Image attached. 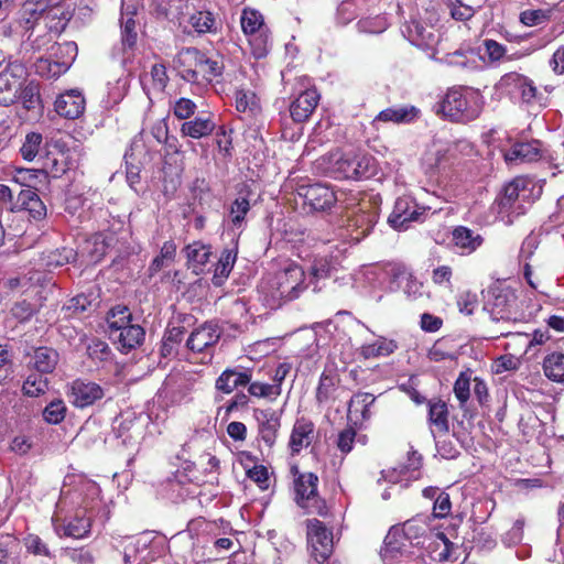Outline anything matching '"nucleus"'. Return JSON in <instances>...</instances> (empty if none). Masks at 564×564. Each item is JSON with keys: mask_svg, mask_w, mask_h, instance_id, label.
<instances>
[{"mask_svg": "<svg viewBox=\"0 0 564 564\" xmlns=\"http://www.w3.org/2000/svg\"><path fill=\"white\" fill-rule=\"evenodd\" d=\"M250 210L249 200L245 197H238L230 207L229 219L235 229L240 230L245 223V217Z\"/></svg>", "mask_w": 564, "mask_h": 564, "instance_id": "obj_49", "label": "nucleus"}, {"mask_svg": "<svg viewBox=\"0 0 564 564\" xmlns=\"http://www.w3.org/2000/svg\"><path fill=\"white\" fill-rule=\"evenodd\" d=\"M24 546L26 551L35 556L53 557L48 545L35 534H29L24 539Z\"/></svg>", "mask_w": 564, "mask_h": 564, "instance_id": "obj_51", "label": "nucleus"}, {"mask_svg": "<svg viewBox=\"0 0 564 564\" xmlns=\"http://www.w3.org/2000/svg\"><path fill=\"white\" fill-rule=\"evenodd\" d=\"M145 332L138 324H130L119 332H110V338L118 345V349L128 352L142 344Z\"/></svg>", "mask_w": 564, "mask_h": 564, "instance_id": "obj_19", "label": "nucleus"}, {"mask_svg": "<svg viewBox=\"0 0 564 564\" xmlns=\"http://www.w3.org/2000/svg\"><path fill=\"white\" fill-rule=\"evenodd\" d=\"M251 378L252 376L250 370L239 371L237 368H228L217 378L215 387L218 391L229 394L236 388L249 384Z\"/></svg>", "mask_w": 564, "mask_h": 564, "instance_id": "obj_23", "label": "nucleus"}, {"mask_svg": "<svg viewBox=\"0 0 564 564\" xmlns=\"http://www.w3.org/2000/svg\"><path fill=\"white\" fill-rule=\"evenodd\" d=\"M420 116V109L411 106H398L383 109L376 117V121L393 122V123H410L417 119Z\"/></svg>", "mask_w": 564, "mask_h": 564, "instance_id": "obj_24", "label": "nucleus"}, {"mask_svg": "<svg viewBox=\"0 0 564 564\" xmlns=\"http://www.w3.org/2000/svg\"><path fill=\"white\" fill-rule=\"evenodd\" d=\"M59 360L58 352L51 347H31L23 356L24 367L41 375L52 373Z\"/></svg>", "mask_w": 564, "mask_h": 564, "instance_id": "obj_13", "label": "nucleus"}, {"mask_svg": "<svg viewBox=\"0 0 564 564\" xmlns=\"http://www.w3.org/2000/svg\"><path fill=\"white\" fill-rule=\"evenodd\" d=\"M356 438V431L352 427H346L339 432L337 437V447L343 454L351 452Z\"/></svg>", "mask_w": 564, "mask_h": 564, "instance_id": "obj_61", "label": "nucleus"}, {"mask_svg": "<svg viewBox=\"0 0 564 564\" xmlns=\"http://www.w3.org/2000/svg\"><path fill=\"white\" fill-rule=\"evenodd\" d=\"M43 137L37 132H30L25 135L24 142L20 149L22 158L26 161H33L42 149Z\"/></svg>", "mask_w": 564, "mask_h": 564, "instance_id": "obj_47", "label": "nucleus"}, {"mask_svg": "<svg viewBox=\"0 0 564 564\" xmlns=\"http://www.w3.org/2000/svg\"><path fill=\"white\" fill-rule=\"evenodd\" d=\"M487 310L492 322L502 324V327L497 329L498 336L510 335L512 333L510 326L518 321L516 294L508 290L498 292L487 304Z\"/></svg>", "mask_w": 564, "mask_h": 564, "instance_id": "obj_6", "label": "nucleus"}, {"mask_svg": "<svg viewBox=\"0 0 564 564\" xmlns=\"http://www.w3.org/2000/svg\"><path fill=\"white\" fill-rule=\"evenodd\" d=\"M237 252L230 249H225L216 264L213 282L215 285H220L224 279H227L236 262Z\"/></svg>", "mask_w": 564, "mask_h": 564, "instance_id": "obj_37", "label": "nucleus"}, {"mask_svg": "<svg viewBox=\"0 0 564 564\" xmlns=\"http://www.w3.org/2000/svg\"><path fill=\"white\" fill-rule=\"evenodd\" d=\"M295 502L299 507L306 510V513L326 517L328 507L326 501L318 495V476L314 473H300L297 467H293Z\"/></svg>", "mask_w": 564, "mask_h": 564, "instance_id": "obj_3", "label": "nucleus"}, {"mask_svg": "<svg viewBox=\"0 0 564 564\" xmlns=\"http://www.w3.org/2000/svg\"><path fill=\"white\" fill-rule=\"evenodd\" d=\"M48 389V379L45 375L30 373L26 376L22 384V393L30 398H36L46 392Z\"/></svg>", "mask_w": 564, "mask_h": 564, "instance_id": "obj_38", "label": "nucleus"}, {"mask_svg": "<svg viewBox=\"0 0 564 564\" xmlns=\"http://www.w3.org/2000/svg\"><path fill=\"white\" fill-rule=\"evenodd\" d=\"M177 62L181 65L195 66L198 68V74L208 82L220 76L224 68L221 62L207 57L206 54L195 47L183 48L177 55Z\"/></svg>", "mask_w": 564, "mask_h": 564, "instance_id": "obj_12", "label": "nucleus"}, {"mask_svg": "<svg viewBox=\"0 0 564 564\" xmlns=\"http://www.w3.org/2000/svg\"><path fill=\"white\" fill-rule=\"evenodd\" d=\"M550 18V11L525 10L520 14V21L527 26L539 25Z\"/></svg>", "mask_w": 564, "mask_h": 564, "instance_id": "obj_58", "label": "nucleus"}, {"mask_svg": "<svg viewBox=\"0 0 564 564\" xmlns=\"http://www.w3.org/2000/svg\"><path fill=\"white\" fill-rule=\"evenodd\" d=\"M429 422L440 433L448 432V409L447 404L441 399H431L427 402Z\"/></svg>", "mask_w": 564, "mask_h": 564, "instance_id": "obj_30", "label": "nucleus"}, {"mask_svg": "<svg viewBox=\"0 0 564 564\" xmlns=\"http://www.w3.org/2000/svg\"><path fill=\"white\" fill-rule=\"evenodd\" d=\"M319 94L316 88H307L300 93V95L290 105V113L295 122L306 121L319 102Z\"/></svg>", "mask_w": 564, "mask_h": 564, "instance_id": "obj_16", "label": "nucleus"}, {"mask_svg": "<svg viewBox=\"0 0 564 564\" xmlns=\"http://www.w3.org/2000/svg\"><path fill=\"white\" fill-rule=\"evenodd\" d=\"M196 104L189 98H180L174 102L173 113L177 119H189L196 111Z\"/></svg>", "mask_w": 564, "mask_h": 564, "instance_id": "obj_56", "label": "nucleus"}, {"mask_svg": "<svg viewBox=\"0 0 564 564\" xmlns=\"http://www.w3.org/2000/svg\"><path fill=\"white\" fill-rule=\"evenodd\" d=\"M446 340H437L429 350L427 357L430 360L438 362L445 359H454V355L447 350Z\"/></svg>", "mask_w": 564, "mask_h": 564, "instance_id": "obj_62", "label": "nucleus"}, {"mask_svg": "<svg viewBox=\"0 0 564 564\" xmlns=\"http://www.w3.org/2000/svg\"><path fill=\"white\" fill-rule=\"evenodd\" d=\"M484 0H473L470 3L465 0H455L451 8V15L457 21H467L474 17L476 11L481 8Z\"/></svg>", "mask_w": 564, "mask_h": 564, "instance_id": "obj_43", "label": "nucleus"}, {"mask_svg": "<svg viewBox=\"0 0 564 564\" xmlns=\"http://www.w3.org/2000/svg\"><path fill=\"white\" fill-rule=\"evenodd\" d=\"M540 142L536 140L530 142H518L514 143L508 151L505 152L503 156L508 163H525L532 162L540 158Z\"/></svg>", "mask_w": 564, "mask_h": 564, "instance_id": "obj_21", "label": "nucleus"}, {"mask_svg": "<svg viewBox=\"0 0 564 564\" xmlns=\"http://www.w3.org/2000/svg\"><path fill=\"white\" fill-rule=\"evenodd\" d=\"M52 0H26L23 3V19L20 24L25 31H30L34 28V24L39 17L43 15L47 10L52 9Z\"/></svg>", "mask_w": 564, "mask_h": 564, "instance_id": "obj_28", "label": "nucleus"}, {"mask_svg": "<svg viewBox=\"0 0 564 564\" xmlns=\"http://www.w3.org/2000/svg\"><path fill=\"white\" fill-rule=\"evenodd\" d=\"M75 250L73 248L67 247L44 252L41 258L43 264L50 270L68 264L75 261Z\"/></svg>", "mask_w": 564, "mask_h": 564, "instance_id": "obj_33", "label": "nucleus"}, {"mask_svg": "<svg viewBox=\"0 0 564 564\" xmlns=\"http://www.w3.org/2000/svg\"><path fill=\"white\" fill-rule=\"evenodd\" d=\"M105 395L104 389L96 382L76 379L68 384L67 397L76 408L93 405Z\"/></svg>", "mask_w": 564, "mask_h": 564, "instance_id": "obj_14", "label": "nucleus"}, {"mask_svg": "<svg viewBox=\"0 0 564 564\" xmlns=\"http://www.w3.org/2000/svg\"><path fill=\"white\" fill-rule=\"evenodd\" d=\"M435 112L454 122H469L481 112L480 96L470 89L451 88L435 105Z\"/></svg>", "mask_w": 564, "mask_h": 564, "instance_id": "obj_2", "label": "nucleus"}, {"mask_svg": "<svg viewBox=\"0 0 564 564\" xmlns=\"http://www.w3.org/2000/svg\"><path fill=\"white\" fill-rule=\"evenodd\" d=\"M20 84L4 73H0V105L9 106L18 99Z\"/></svg>", "mask_w": 564, "mask_h": 564, "instance_id": "obj_41", "label": "nucleus"}, {"mask_svg": "<svg viewBox=\"0 0 564 564\" xmlns=\"http://www.w3.org/2000/svg\"><path fill=\"white\" fill-rule=\"evenodd\" d=\"M189 23L198 33L216 32V19L210 11H197L191 15Z\"/></svg>", "mask_w": 564, "mask_h": 564, "instance_id": "obj_46", "label": "nucleus"}, {"mask_svg": "<svg viewBox=\"0 0 564 564\" xmlns=\"http://www.w3.org/2000/svg\"><path fill=\"white\" fill-rule=\"evenodd\" d=\"M138 34L135 31V21L132 17H128L121 22V42L127 48H133L137 44Z\"/></svg>", "mask_w": 564, "mask_h": 564, "instance_id": "obj_52", "label": "nucleus"}, {"mask_svg": "<svg viewBox=\"0 0 564 564\" xmlns=\"http://www.w3.org/2000/svg\"><path fill=\"white\" fill-rule=\"evenodd\" d=\"M335 379L326 373H322L319 383L316 390V400L318 403L327 402L335 391Z\"/></svg>", "mask_w": 564, "mask_h": 564, "instance_id": "obj_53", "label": "nucleus"}, {"mask_svg": "<svg viewBox=\"0 0 564 564\" xmlns=\"http://www.w3.org/2000/svg\"><path fill=\"white\" fill-rule=\"evenodd\" d=\"M11 313L20 322H26L34 315L35 308L30 302L23 300L12 306Z\"/></svg>", "mask_w": 564, "mask_h": 564, "instance_id": "obj_63", "label": "nucleus"}, {"mask_svg": "<svg viewBox=\"0 0 564 564\" xmlns=\"http://www.w3.org/2000/svg\"><path fill=\"white\" fill-rule=\"evenodd\" d=\"M376 398L371 393H356L348 404V417L355 419V423L367 421L371 417L370 406L375 403Z\"/></svg>", "mask_w": 564, "mask_h": 564, "instance_id": "obj_25", "label": "nucleus"}, {"mask_svg": "<svg viewBox=\"0 0 564 564\" xmlns=\"http://www.w3.org/2000/svg\"><path fill=\"white\" fill-rule=\"evenodd\" d=\"M452 503L449 495L442 491L437 494V497L433 506V514L435 518H445L451 513Z\"/></svg>", "mask_w": 564, "mask_h": 564, "instance_id": "obj_59", "label": "nucleus"}, {"mask_svg": "<svg viewBox=\"0 0 564 564\" xmlns=\"http://www.w3.org/2000/svg\"><path fill=\"white\" fill-rule=\"evenodd\" d=\"M184 252L188 264L193 268L195 273L203 270V267L209 261L212 254L210 247L199 241L187 245L184 248Z\"/></svg>", "mask_w": 564, "mask_h": 564, "instance_id": "obj_31", "label": "nucleus"}, {"mask_svg": "<svg viewBox=\"0 0 564 564\" xmlns=\"http://www.w3.org/2000/svg\"><path fill=\"white\" fill-rule=\"evenodd\" d=\"M329 172L336 178L361 180L376 173L375 159L368 154L333 153L329 158Z\"/></svg>", "mask_w": 564, "mask_h": 564, "instance_id": "obj_4", "label": "nucleus"}, {"mask_svg": "<svg viewBox=\"0 0 564 564\" xmlns=\"http://www.w3.org/2000/svg\"><path fill=\"white\" fill-rule=\"evenodd\" d=\"M77 44L68 41L59 44H54L51 47L50 57L55 62V74H64L73 64L77 56Z\"/></svg>", "mask_w": 564, "mask_h": 564, "instance_id": "obj_22", "label": "nucleus"}, {"mask_svg": "<svg viewBox=\"0 0 564 564\" xmlns=\"http://www.w3.org/2000/svg\"><path fill=\"white\" fill-rule=\"evenodd\" d=\"M528 181L517 177L507 184L498 200L499 213L508 212L513 208L516 202L525 196Z\"/></svg>", "mask_w": 564, "mask_h": 564, "instance_id": "obj_26", "label": "nucleus"}, {"mask_svg": "<svg viewBox=\"0 0 564 564\" xmlns=\"http://www.w3.org/2000/svg\"><path fill=\"white\" fill-rule=\"evenodd\" d=\"M454 393L463 405L470 397V376L467 372H460L454 384Z\"/></svg>", "mask_w": 564, "mask_h": 564, "instance_id": "obj_55", "label": "nucleus"}, {"mask_svg": "<svg viewBox=\"0 0 564 564\" xmlns=\"http://www.w3.org/2000/svg\"><path fill=\"white\" fill-rule=\"evenodd\" d=\"M306 536L312 557L324 563L333 553V532L318 519L306 520Z\"/></svg>", "mask_w": 564, "mask_h": 564, "instance_id": "obj_7", "label": "nucleus"}, {"mask_svg": "<svg viewBox=\"0 0 564 564\" xmlns=\"http://www.w3.org/2000/svg\"><path fill=\"white\" fill-rule=\"evenodd\" d=\"M314 424L302 417L294 423L291 436L290 448L292 454H299L303 448L308 447L314 440Z\"/></svg>", "mask_w": 564, "mask_h": 564, "instance_id": "obj_20", "label": "nucleus"}, {"mask_svg": "<svg viewBox=\"0 0 564 564\" xmlns=\"http://www.w3.org/2000/svg\"><path fill=\"white\" fill-rule=\"evenodd\" d=\"M151 543V534L142 533L116 540V549L121 550L124 564H148Z\"/></svg>", "mask_w": 564, "mask_h": 564, "instance_id": "obj_11", "label": "nucleus"}, {"mask_svg": "<svg viewBox=\"0 0 564 564\" xmlns=\"http://www.w3.org/2000/svg\"><path fill=\"white\" fill-rule=\"evenodd\" d=\"M500 84L502 86L516 85L520 91L523 101L531 102L536 97V87L527 77L518 73H509L501 77Z\"/></svg>", "mask_w": 564, "mask_h": 564, "instance_id": "obj_32", "label": "nucleus"}, {"mask_svg": "<svg viewBox=\"0 0 564 564\" xmlns=\"http://www.w3.org/2000/svg\"><path fill=\"white\" fill-rule=\"evenodd\" d=\"M378 199L377 195L365 194L360 198L351 195V198H347L345 203L347 208L357 207L349 225L360 229L362 236L368 235L378 220Z\"/></svg>", "mask_w": 564, "mask_h": 564, "instance_id": "obj_8", "label": "nucleus"}, {"mask_svg": "<svg viewBox=\"0 0 564 564\" xmlns=\"http://www.w3.org/2000/svg\"><path fill=\"white\" fill-rule=\"evenodd\" d=\"M240 24L245 35L248 37L253 56L256 58L267 56L272 43L262 14L254 9L246 8L242 10Z\"/></svg>", "mask_w": 564, "mask_h": 564, "instance_id": "obj_5", "label": "nucleus"}, {"mask_svg": "<svg viewBox=\"0 0 564 564\" xmlns=\"http://www.w3.org/2000/svg\"><path fill=\"white\" fill-rule=\"evenodd\" d=\"M67 408L63 400L56 399L51 401L43 410V419L48 424L61 423L66 415Z\"/></svg>", "mask_w": 564, "mask_h": 564, "instance_id": "obj_50", "label": "nucleus"}, {"mask_svg": "<svg viewBox=\"0 0 564 564\" xmlns=\"http://www.w3.org/2000/svg\"><path fill=\"white\" fill-rule=\"evenodd\" d=\"M426 524L419 519H411L403 523L402 533L412 545H419L421 543V539L426 533Z\"/></svg>", "mask_w": 564, "mask_h": 564, "instance_id": "obj_45", "label": "nucleus"}, {"mask_svg": "<svg viewBox=\"0 0 564 564\" xmlns=\"http://www.w3.org/2000/svg\"><path fill=\"white\" fill-rule=\"evenodd\" d=\"M175 254L176 245L174 241H165L160 250V254L156 256L149 265L148 270L150 275L153 276L162 269L170 267L174 261Z\"/></svg>", "mask_w": 564, "mask_h": 564, "instance_id": "obj_35", "label": "nucleus"}, {"mask_svg": "<svg viewBox=\"0 0 564 564\" xmlns=\"http://www.w3.org/2000/svg\"><path fill=\"white\" fill-rule=\"evenodd\" d=\"M427 208L421 207L410 196L397 198L393 210L388 218L390 226L397 230H405L413 221H423Z\"/></svg>", "mask_w": 564, "mask_h": 564, "instance_id": "obj_10", "label": "nucleus"}, {"mask_svg": "<svg viewBox=\"0 0 564 564\" xmlns=\"http://www.w3.org/2000/svg\"><path fill=\"white\" fill-rule=\"evenodd\" d=\"M280 425V419L274 414L265 417L259 425V436L269 448H271L276 441Z\"/></svg>", "mask_w": 564, "mask_h": 564, "instance_id": "obj_42", "label": "nucleus"}, {"mask_svg": "<svg viewBox=\"0 0 564 564\" xmlns=\"http://www.w3.org/2000/svg\"><path fill=\"white\" fill-rule=\"evenodd\" d=\"M543 370L550 380L564 382V355H549L543 361Z\"/></svg>", "mask_w": 564, "mask_h": 564, "instance_id": "obj_39", "label": "nucleus"}, {"mask_svg": "<svg viewBox=\"0 0 564 564\" xmlns=\"http://www.w3.org/2000/svg\"><path fill=\"white\" fill-rule=\"evenodd\" d=\"M18 99L22 100L24 108L28 110L34 109L40 100L37 87L33 84H29L23 88L20 86Z\"/></svg>", "mask_w": 564, "mask_h": 564, "instance_id": "obj_57", "label": "nucleus"}, {"mask_svg": "<svg viewBox=\"0 0 564 564\" xmlns=\"http://www.w3.org/2000/svg\"><path fill=\"white\" fill-rule=\"evenodd\" d=\"M150 74L154 88H156L160 91L164 90L169 83V76L166 74L165 65L161 63L154 64L151 68Z\"/></svg>", "mask_w": 564, "mask_h": 564, "instance_id": "obj_60", "label": "nucleus"}, {"mask_svg": "<svg viewBox=\"0 0 564 564\" xmlns=\"http://www.w3.org/2000/svg\"><path fill=\"white\" fill-rule=\"evenodd\" d=\"M85 98L78 90L62 94L55 100V111L66 119H77L85 110Z\"/></svg>", "mask_w": 564, "mask_h": 564, "instance_id": "obj_18", "label": "nucleus"}, {"mask_svg": "<svg viewBox=\"0 0 564 564\" xmlns=\"http://www.w3.org/2000/svg\"><path fill=\"white\" fill-rule=\"evenodd\" d=\"M220 338V330L212 323H205L194 329L189 335L186 346L194 352H203L213 347Z\"/></svg>", "mask_w": 564, "mask_h": 564, "instance_id": "obj_17", "label": "nucleus"}, {"mask_svg": "<svg viewBox=\"0 0 564 564\" xmlns=\"http://www.w3.org/2000/svg\"><path fill=\"white\" fill-rule=\"evenodd\" d=\"M427 549L432 554V560L437 563L454 561L453 552L456 550V545L443 532L436 533L435 540L429 544Z\"/></svg>", "mask_w": 564, "mask_h": 564, "instance_id": "obj_29", "label": "nucleus"}, {"mask_svg": "<svg viewBox=\"0 0 564 564\" xmlns=\"http://www.w3.org/2000/svg\"><path fill=\"white\" fill-rule=\"evenodd\" d=\"M216 128L212 116H199L182 123L180 132L183 137L202 139L210 135Z\"/></svg>", "mask_w": 564, "mask_h": 564, "instance_id": "obj_27", "label": "nucleus"}, {"mask_svg": "<svg viewBox=\"0 0 564 564\" xmlns=\"http://www.w3.org/2000/svg\"><path fill=\"white\" fill-rule=\"evenodd\" d=\"M63 555L73 564H95L96 561L95 552L87 546L66 547Z\"/></svg>", "mask_w": 564, "mask_h": 564, "instance_id": "obj_48", "label": "nucleus"}, {"mask_svg": "<svg viewBox=\"0 0 564 564\" xmlns=\"http://www.w3.org/2000/svg\"><path fill=\"white\" fill-rule=\"evenodd\" d=\"M55 531L58 535L83 539L90 533L91 519L86 516L85 509L76 511L75 516L67 521L53 519Z\"/></svg>", "mask_w": 564, "mask_h": 564, "instance_id": "obj_15", "label": "nucleus"}, {"mask_svg": "<svg viewBox=\"0 0 564 564\" xmlns=\"http://www.w3.org/2000/svg\"><path fill=\"white\" fill-rule=\"evenodd\" d=\"M398 348V345L392 339L379 337L375 343L362 345L360 347V355L366 358L389 356Z\"/></svg>", "mask_w": 564, "mask_h": 564, "instance_id": "obj_34", "label": "nucleus"}, {"mask_svg": "<svg viewBox=\"0 0 564 564\" xmlns=\"http://www.w3.org/2000/svg\"><path fill=\"white\" fill-rule=\"evenodd\" d=\"M454 243L468 252L476 250L482 242L480 235L474 234L473 230L466 227H457L453 231Z\"/></svg>", "mask_w": 564, "mask_h": 564, "instance_id": "obj_36", "label": "nucleus"}, {"mask_svg": "<svg viewBox=\"0 0 564 564\" xmlns=\"http://www.w3.org/2000/svg\"><path fill=\"white\" fill-rule=\"evenodd\" d=\"M109 333L119 332L132 322V314L127 306H115L110 310L107 317Z\"/></svg>", "mask_w": 564, "mask_h": 564, "instance_id": "obj_40", "label": "nucleus"}, {"mask_svg": "<svg viewBox=\"0 0 564 564\" xmlns=\"http://www.w3.org/2000/svg\"><path fill=\"white\" fill-rule=\"evenodd\" d=\"M484 47L486 51V54L488 55V58L490 62L496 63L500 61H513L521 57L520 54L513 53V54H507V48L502 44L498 43L495 40H485L484 41Z\"/></svg>", "mask_w": 564, "mask_h": 564, "instance_id": "obj_44", "label": "nucleus"}, {"mask_svg": "<svg viewBox=\"0 0 564 564\" xmlns=\"http://www.w3.org/2000/svg\"><path fill=\"white\" fill-rule=\"evenodd\" d=\"M90 305V301L84 294L76 295L72 297L64 308L70 312V315L83 313Z\"/></svg>", "mask_w": 564, "mask_h": 564, "instance_id": "obj_64", "label": "nucleus"}, {"mask_svg": "<svg viewBox=\"0 0 564 564\" xmlns=\"http://www.w3.org/2000/svg\"><path fill=\"white\" fill-rule=\"evenodd\" d=\"M304 270L296 263H290L272 278L261 283L260 289L272 305L293 301L306 289Z\"/></svg>", "mask_w": 564, "mask_h": 564, "instance_id": "obj_1", "label": "nucleus"}, {"mask_svg": "<svg viewBox=\"0 0 564 564\" xmlns=\"http://www.w3.org/2000/svg\"><path fill=\"white\" fill-rule=\"evenodd\" d=\"M299 195L303 197L305 205L317 212L332 208L335 203L343 202V196H346L345 193H336L328 185L321 183L301 186ZM346 200L347 198L344 203Z\"/></svg>", "mask_w": 564, "mask_h": 564, "instance_id": "obj_9", "label": "nucleus"}, {"mask_svg": "<svg viewBox=\"0 0 564 564\" xmlns=\"http://www.w3.org/2000/svg\"><path fill=\"white\" fill-rule=\"evenodd\" d=\"M248 391L251 395L257 398L278 397L281 394V388L279 384H269L262 382L250 381Z\"/></svg>", "mask_w": 564, "mask_h": 564, "instance_id": "obj_54", "label": "nucleus"}]
</instances>
